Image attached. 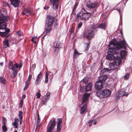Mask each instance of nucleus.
Returning a JSON list of instances; mask_svg holds the SVG:
<instances>
[{
  "mask_svg": "<svg viewBox=\"0 0 132 132\" xmlns=\"http://www.w3.org/2000/svg\"><path fill=\"white\" fill-rule=\"evenodd\" d=\"M62 44L59 42H55L53 43V47L55 48L54 52L55 53H57L60 50V49L62 47Z\"/></svg>",
  "mask_w": 132,
  "mask_h": 132,
  "instance_id": "nucleus-7",
  "label": "nucleus"
},
{
  "mask_svg": "<svg viewBox=\"0 0 132 132\" xmlns=\"http://www.w3.org/2000/svg\"><path fill=\"white\" fill-rule=\"evenodd\" d=\"M23 99H22L21 100L20 102V104L21 105V106H22V105L23 104Z\"/></svg>",
  "mask_w": 132,
  "mask_h": 132,
  "instance_id": "nucleus-63",
  "label": "nucleus"
},
{
  "mask_svg": "<svg viewBox=\"0 0 132 132\" xmlns=\"http://www.w3.org/2000/svg\"><path fill=\"white\" fill-rule=\"evenodd\" d=\"M82 82H83V84L86 85V83L87 82V81L86 80H85L84 79H83L82 80Z\"/></svg>",
  "mask_w": 132,
  "mask_h": 132,
  "instance_id": "nucleus-54",
  "label": "nucleus"
},
{
  "mask_svg": "<svg viewBox=\"0 0 132 132\" xmlns=\"http://www.w3.org/2000/svg\"><path fill=\"white\" fill-rule=\"evenodd\" d=\"M6 22H0V31L4 30L7 27Z\"/></svg>",
  "mask_w": 132,
  "mask_h": 132,
  "instance_id": "nucleus-21",
  "label": "nucleus"
},
{
  "mask_svg": "<svg viewBox=\"0 0 132 132\" xmlns=\"http://www.w3.org/2000/svg\"><path fill=\"white\" fill-rule=\"evenodd\" d=\"M77 3H76L75 4V6H74V7L73 9V10H72V13H71V14H72V13H73V11H74V10H75V9H76V7H77Z\"/></svg>",
  "mask_w": 132,
  "mask_h": 132,
  "instance_id": "nucleus-52",
  "label": "nucleus"
},
{
  "mask_svg": "<svg viewBox=\"0 0 132 132\" xmlns=\"http://www.w3.org/2000/svg\"><path fill=\"white\" fill-rule=\"evenodd\" d=\"M109 71V69L107 68H104L102 69L101 70L100 73L101 74H102L104 73H105L106 72H108Z\"/></svg>",
  "mask_w": 132,
  "mask_h": 132,
  "instance_id": "nucleus-29",
  "label": "nucleus"
},
{
  "mask_svg": "<svg viewBox=\"0 0 132 132\" xmlns=\"http://www.w3.org/2000/svg\"><path fill=\"white\" fill-rule=\"evenodd\" d=\"M83 25V23L82 22H80L78 24L77 28L78 29H79Z\"/></svg>",
  "mask_w": 132,
  "mask_h": 132,
  "instance_id": "nucleus-44",
  "label": "nucleus"
},
{
  "mask_svg": "<svg viewBox=\"0 0 132 132\" xmlns=\"http://www.w3.org/2000/svg\"><path fill=\"white\" fill-rule=\"evenodd\" d=\"M129 75V73H128L126 74L124 77L125 79H126L128 78Z\"/></svg>",
  "mask_w": 132,
  "mask_h": 132,
  "instance_id": "nucleus-48",
  "label": "nucleus"
},
{
  "mask_svg": "<svg viewBox=\"0 0 132 132\" xmlns=\"http://www.w3.org/2000/svg\"><path fill=\"white\" fill-rule=\"evenodd\" d=\"M117 93L119 94L120 96L121 97L124 96H127L128 95V94L126 93L125 90V89H120L118 92Z\"/></svg>",
  "mask_w": 132,
  "mask_h": 132,
  "instance_id": "nucleus-14",
  "label": "nucleus"
},
{
  "mask_svg": "<svg viewBox=\"0 0 132 132\" xmlns=\"http://www.w3.org/2000/svg\"><path fill=\"white\" fill-rule=\"evenodd\" d=\"M87 46L86 47L85 49V50L86 51H87L88 50V48H89V44H88V43H87Z\"/></svg>",
  "mask_w": 132,
  "mask_h": 132,
  "instance_id": "nucleus-61",
  "label": "nucleus"
},
{
  "mask_svg": "<svg viewBox=\"0 0 132 132\" xmlns=\"http://www.w3.org/2000/svg\"><path fill=\"white\" fill-rule=\"evenodd\" d=\"M106 24L105 23H103L99 24L98 26V27L99 28H101L105 30L106 27Z\"/></svg>",
  "mask_w": 132,
  "mask_h": 132,
  "instance_id": "nucleus-28",
  "label": "nucleus"
},
{
  "mask_svg": "<svg viewBox=\"0 0 132 132\" xmlns=\"http://www.w3.org/2000/svg\"><path fill=\"white\" fill-rule=\"evenodd\" d=\"M45 82L46 84L48 82V75L47 72L45 74Z\"/></svg>",
  "mask_w": 132,
  "mask_h": 132,
  "instance_id": "nucleus-32",
  "label": "nucleus"
},
{
  "mask_svg": "<svg viewBox=\"0 0 132 132\" xmlns=\"http://www.w3.org/2000/svg\"><path fill=\"white\" fill-rule=\"evenodd\" d=\"M32 10L29 8L25 9L22 10V13L23 15H28L32 13Z\"/></svg>",
  "mask_w": 132,
  "mask_h": 132,
  "instance_id": "nucleus-10",
  "label": "nucleus"
},
{
  "mask_svg": "<svg viewBox=\"0 0 132 132\" xmlns=\"http://www.w3.org/2000/svg\"><path fill=\"white\" fill-rule=\"evenodd\" d=\"M10 29L8 28L5 29L4 30L0 31V35L2 37H7L10 35Z\"/></svg>",
  "mask_w": 132,
  "mask_h": 132,
  "instance_id": "nucleus-8",
  "label": "nucleus"
},
{
  "mask_svg": "<svg viewBox=\"0 0 132 132\" xmlns=\"http://www.w3.org/2000/svg\"><path fill=\"white\" fill-rule=\"evenodd\" d=\"M111 93L109 89H106L97 91L96 93V95L97 96L101 98H106L110 96Z\"/></svg>",
  "mask_w": 132,
  "mask_h": 132,
  "instance_id": "nucleus-4",
  "label": "nucleus"
},
{
  "mask_svg": "<svg viewBox=\"0 0 132 132\" xmlns=\"http://www.w3.org/2000/svg\"><path fill=\"white\" fill-rule=\"evenodd\" d=\"M9 18L8 16L4 15L3 13L0 14V22H6Z\"/></svg>",
  "mask_w": 132,
  "mask_h": 132,
  "instance_id": "nucleus-16",
  "label": "nucleus"
},
{
  "mask_svg": "<svg viewBox=\"0 0 132 132\" xmlns=\"http://www.w3.org/2000/svg\"><path fill=\"white\" fill-rule=\"evenodd\" d=\"M23 113L21 111H19L18 114V116L19 118V119L21 120V119H22V114Z\"/></svg>",
  "mask_w": 132,
  "mask_h": 132,
  "instance_id": "nucleus-41",
  "label": "nucleus"
},
{
  "mask_svg": "<svg viewBox=\"0 0 132 132\" xmlns=\"http://www.w3.org/2000/svg\"><path fill=\"white\" fill-rule=\"evenodd\" d=\"M29 85H28L25 84V86L24 88V90H25L28 88Z\"/></svg>",
  "mask_w": 132,
  "mask_h": 132,
  "instance_id": "nucleus-58",
  "label": "nucleus"
},
{
  "mask_svg": "<svg viewBox=\"0 0 132 132\" xmlns=\"http://www.w3.org/2000/svg\"><path fill=\"white\" fill-rule=\"evenodd\" d=\"M93 123V120H90L89 121L88 123H89V127H90L92 126V123Z\"/></svg>",
  "mask_w": 132,
  "mask_h": 132,
  "instance_id": "nucleus-50",
  "label": "nucleus"
},
{
  "mask_svg": "<svg viewBox=\"0 0 132 132\" xmlns=\"http://www.w3.org/2000/svg\"><path fill=\"white\" fill-rule=\"evenodd\" d=\"M90 95V94L89 93H85L83 95V98L82 101V103H85L86 101L87 100Z\"/></svg>",
  "mask_w": 132,
  "mask_h": 132,
  "instance_id": "nucleus-19",
  "label": "nucleus"
},
{
  "mask_svg": "<svg viewBox=\"0 0 132 132\" xmlns=\"http://www.w3.org/2000/svg\"><path fill=\"white\" fill-rule=\"evenodd\" d=\"M92 87V83H88L85 86V89L86 91H89L91 90Z\"/></svg>",
  "mask_w": 132,
  "mask_h": 132,
  "instance_id": "nucleus-23",
  "label": "nucleus"
},
{
  "mask_svg": "<svg viewBox=\"0 0 132 132\" xmlns=\"http://www.w3.org/2000/svg\"><path fill=\"white\" fill-rule=\"evenodd\" d=\"M61 125H57V132H59L61 130Z\"/></svg>",
  "mask_w": 132,
  "mask_h": 132,
  "instance_id": "nucleus-43",
  "label": "nucleus"
},
{
  "mask_svg": "<svg viewBox=\"0 0 132 132\" xmlns=\"http://www.w3.org/2000/svg\"><path fill=\"white\" fill-rule=\"evenodd\" d=\"M12 125L14 126H18L19 125L18 123L14 122L12 123Z\"/></svg>",
  "mask_w": 132,
  "mask_h": 132,
  "instance_id": "nucleus-56",
  "label": "nucleus"
},
{
  "mask_svg": "<svg viewBox=\"0 0 132 132\" xmlns=\"http://www.w3.org/2000/svg\"><path fill=\"white\" fill-rule=\"evenodd\" d=\"M87 107V105L86 103L83 104L81 106L80 113L82 114H83L86 111V109Z\"/></svg>",
  "mask_w": 132,
  "mask_h": 132,
  "instance_id": "nucleus-20",
  "label": "nucleus"
},
{
  "mask_svg": "<svg viewBox=\"0 0 132 132\" xmlns=\"http://www.w3.org/2000/svg\"><path fill=\"white\" fill-rule=\"evenodd\" d=\"M98 5V3L95 2L94 3H88L87 4V7L89 9H92L94 8Z\"/></svg>",
  "mask_w": 132,
  "mask_h": 132,
  "instance_id": "nucleus-17",
  "label": "nucleus"
},
{
  "mask_svg": "<svg viewBox=\"0 0 132 132\" xmlns=\"http://www.w3.org/2000/svg\"><path fill=\"white\" fill-rule=\"evenodd\" d=\"M115 57V56L111 54H109L108 55L106 58L107 60H109L111 61L113 59H114Z\"/></svg>",
  "mask_w": 132,
  "mask_h": 132,
  "instance_id": "nucleus-25",
  "label": "nucleus"
},
{
  "mask_svg": "<svg viewBox=\"0 0 132 132\" xmlns=\"http://www.w3.org/2000/svg\"><path fill=\"white\" fill-rule=\"evenodd\" d=\"M35 65H32V66L31 67V68L32 69L34 70L35 68Z\"/></svg>",
  "mask_w": 132,
  "mask_h": 132,
  "instance_id": "nucleus-59",
  "label": "nucleus"
},
{
  "mask_svg": "<svg viewBox=\"0 0 132 132\" xmlns=\"http://www.w3.org/2000/svg\"><path fill=\"white\" fill-rule=\"evenodd\" d=\"M94 35V32L91 29L86 30L84 35V36L88 39H89L92 38Z\"/></svg>",
  "mask_w": 132,
  "mask_h": 132,
  "instance_id": "nucleus-6",
  "label": "nucleus"
},
{
  "mask_svg": "<svg viewBox=\"0 0 132 132\" xmlns=\"http://www.w3.org/2000/svg\"><path fill=\"white\" fill-rule=\"evenodd\" d=\"M31 78V76H30V75L29 76V77H28V80L26 81V84L28 85H29L30 82V80Z\"/></svg>",
  "mask_w": 132,
  "mask_h": 132,
  "instance_id": "nucleus-37",
  "label": "nucleus"
},
{
  "mask_svg": "<svg viewBox=\"0 0 132 132\" xmlns=\"http://www.w3.org/2000/svg\"><path fill=\"white\" fill-rule=\"evenodd\" d=\"M93 120V124L94 125H95L96 123V120L95 119V120Z\"/></svg>",
  "mask_w": 132,
  "mask_h": 132,
  "instance_id": "nucleus-62",
  "label": "nucleus"
},
{
  "mask_svg": "<svg viewBox=\"0 0 132 132\" xmlns=\"http://www.w3.org/2000/svg\"><path fill=\"white\" fill-rule=\"evenodd\" d=\"M40 90H38L37 93L36 94V98H39L40 97L41 94H40Z\"/></svg>",
  "mask_w": 132,
  "mask_h": 132,
  "instance_id": "nucleus-39",
  "label": "nucleus"
},
{
  "mask_svg": "<svg viewBox=\"0 0 132 132\" xmlns=\"http://www.w3.org/2000/svg\"><path fill=\"white\" fill-rule=\"evenodd\" d=\"M125 54V52L124 50L120 51V54L121 57H122L124 56Z\"/></svg>",
  "mask_w": 132,
  "mask_h": 132,
  "instance_id": "nucleus-33",
  "label": "nucleus"
},
{
  "mask_svg": "<svg viewBox=\"0 0 132 132\" xmlns=\"http://www.w3.org/2000/svg\"><path fill=\"white\" fill-rule=\"evenodd\" d=\"M18 67V64L15 63L13 65L12 67V68L11 69L12 70H17L16 69Z\"/></svg>",
  "mask_w": 132,
  "mask_h": 132,
  "instance_id": "nucleus-31",
  "label": "nucleus"
},
{
  "mask_svg": "<svg viewBox=\"0 0 132 132\" xmlns=\"http://www.w3.org/2000/svg\"><path fill=\"white\" fill-rule=\"evenodd\" d=\"M56 124L55 119L52 118L50 121L47 127V132H52Z\"/></svg>",
  "mask_w": 132,
  "mask_h": 132,
  "instance_id": "nucleus-5",
  "label": "nucleus"
},
{
  "mask_svg": "<svg viewBox=\"0 0 132 132\" xmlns=\"http://www.w3.org/2000/svg\"><path fill=\"white\" fill-rule=\"evenodd\" d=\"M126 45L125 41L124 39L117 42L111 41L109 44L108 52L113 55H117L119 53L118 51L122 47H126Z\"/></svg>",
  "mask_w": 132,
  "mask_h": 132,
  "instance_id": "nucleus-1",
  "label": "nucleus"
},
{
  "mask_svg": "<svg viewBox=\"0 0 132 132\" xmlns=\"http://www.w3.org/2000/svg\"><path fill=\"white\" fill-rule=\"evenodd\" d=\"M10 1L14 7L18 6L20 2L19 0H10Z\"/></svg>",
  "mask_w": 132,
  "mask_h": 132,
  "instance_id": "nucleus-18",
  "label": "nucleus"
},
{
  "mask_svg": "<svg viewBox=\"0 0 132 132\" xmlns=\"http://www.w3.org/2000/svg\"><path fill=\"white\" fill-rule=\"evenodd\" d=\"M50 2L53 5V9L56 10L58 8L59 0H50Z\"/></svg>",
  "mask_w": 132,
  "mask_h": 132,
  "instance_id": "nucleus-9",
  "label": "nucleus"
},
{
  "mask_svg": "<svg viewBox=\"0 0 132 132\" xmlns=\"http://www.w3.org/2000/svg\"><path fill=\"white\" fill-rule=\"evenodd\" d=\"M55 20V18L54 17L50 15H48L47 16L46 20V26L45 28L46 33H48L51 30V27L52 26Z\"/></svg>",
  "mask_w": 132,
  "mask_h": 132,
  "instance_id": "nucleus-3",
  "label": "nucleus"
},
{
  "mask_svg": "<svg viewBox=\"0 0 132 132\" xmlns=\"http://www.w3.org/2000/svg\"><path fill=\"white\" fill-rule=\"evenodd\" d=\"M103 84L101 82L97 81L95 84V88L96 90H99L102 89L103 87Z\"/></svg>",
  "mask_w": 132,
  "mask_h": 132,
  "instance_id": "nucleus-11",
  "label": "nucleus"
},
{
  "mask_svg": "<svg viewBox=\"0 0 132 132\" xmlns=\"http://www.w3.org/2000/svg\"><path fill=\"white\" fill-rule=\"evenodd\" d=\"M41 72H40L37 77L35 81V84L38 85L40 84L42 79Z\"/></svg>",
  "mask_w": 132,
  "mask_h": 132,
  "instance_id": "nucleus-12",
  "label": "nucleus"
},
{
  "mask_svg": "<svg viewBox=\"0 0 132 132\" xmlns=\"http://www.w3.org/2000/svg\"><path fill=\"white\" fill-rule=\"evenodd\" d=\"M40 126H36V131H37V132L40 129Z\"/></svg>",
  "mask_w": 132,
  "mask_h": 132,
  "instance_id": "nucleus-51",
  "label": "nucleus"
},
{
  "mask_svg": "<svg viewBox=\"0 0 132 132\" xmlns=\"http://www.w3.org/2000/svg\"><path fill=\"white\" fill-rule=\"evenodd\" d=\"M49 98V97H46L45 99V102H47V101L48 100Z\"/></svg>",
  "mask_w": 132,
  "mask_h": 132,
  "instance_id": "nucleus-64",
  "label": "nucleus"
},
{
  "mask_svg": "<svg viewBox=\"0 0 132 132\" xmlns=\"http://www.w3.org/2000/svg\"><path fill=\"white\" fill-rule=\"evenodd\" d=\"M2 118L3 119L2 120V122L3 125H6L7 123V120H6V119L3 117Z\"/></svg>",
  "mask_w": 132,
  "mask_h": 132,
  "instance_id": "nucleus-34",
  "label": "nucleus"
},
{
  "mask_svg": "<svg viewBox=\"0 0 132 132\" xmlns=\"http://www.w3.org/2000/svg\"><path fill=\"white\" fill-rule=\"evenodd\" d=\"M81 54V53H78L77 51L75 49L74 51L73 58L75 59H76L78 56Z\"/></svg>",
  "mask_w": 132,
  "mask_h": 132,
  "instance_id": "nucleus-27",
  "label": "nucleus"
},
{
  "mask_svg": "<svg viewBox=\"0 0 132 132\" xmlns=\"http://www.w3.org/2000/svg\"><path fill=\"white\" fill-rule=\"evenodd\" d=\"M17 35L19 36H21L23 35V33L20 30H19L16 32Z\"/></svg>",
  "mask_w": 132,
  "mask_h": 132,
  "instance_id": "nucleus-36",
  "label": "nucleus"
},
{
  "mask_svg": "<svg viewBox=\"0 0 132 132\" xmlns=\"http://www.w3.org/2000/svg\"><path fill=\"white\" fill-rule=\"evenodd\" d=\"M50 92H47L46 95V97H49V96L50 95Z\"/></svg>",
  "mask_w": 132,
  "mask_h": 132,
  "instance_id": "nucleus-57",
  "label": "nucleus"
},
{
  "mask_svg": "<svg viewBox=\"0 0 132 132\" xmlns=\"http://www.w3.org/2000/svg\"><path fill=\"white\" fill-rule=\"evenodd\" d=\"M13 63L12 62L10 61L8 64V68L9 69H11L12 68Z\"/></svg>",
  "mask_w": 132,
  "mask_h": 132,
  "instance_id": "nucleus-30",
  "label": "nucleus"
},
{
  "mask_svg": "<svg viewBox=\"0 0 132 132\" xmlns=\"http://www.w3.org/2000/svg\"><path fill=\"white\" fill-rule=\"evenodd\" d=\"M3 45L5 48H7V47H9V40L5 38L4 39L3 42Z\"/></svg>",
  "mask_w": 132,
  "mask_h": 132,
  "instance_id": "nucleus-24",
  "label": "nucleus"
},
{
  "mask_svg": "<svg viewBox=\"0 0 132 132\" xmlns=\"http://www.w3.org/2000/svg\"><path fill=\"white\" fill-rule=\"evenodd\" d=\"M109 67L110 70H117V67H116L114 63H110L109 64Z\"/></svg>",
  "mask_w": 132,
  "mask_h": 132,
  "instance_id": "nucleus-22",
  "label": "nucleus"
},
{
  "mask_svg": "<svg viewBox=\"0 0 132 132\" xmlns=\"http://www.w3.org/2000/svg\"><path fill=\"white\" fill-rule=\"evenodd\" d=\"M121 60L119 56H117L114 59V62L116 66H118L121 63Z\"/></svg>",
  "mask_w": 132,
  "mask_h": 132,
  "instance_id": "nucleus-13",
  "label": "nucleus"
},
{
  "mask_svg": "<svg viewBox=\"0 0 132 132\" xmlns=\"http://www.w3.org/2000/svg\"><path fill=\"white\" fill-rule=\"evenodd\" d=\"M0 81L3 84L5 83V79L3 77H0Z\"/></svg>",
  "mask_w": 132,
  "mask_h": 132,
  "instance_id": "nucleus-38",
  "label": "nucleus"
},
{
  "mask_svg": "<svg viewBox=\"0 0 132 132\" xmlns=\"http://www.w3.org/2000/svg\"><path fill=\"white\" fill-rule=\"evenodd\" d=\"M13 71L12 72L11 75V77L13 79L16 76L18 71L17 70H12Z\"/></svg>",
  "mask_w": 132,
  "mask_h": 132,
  "instance_id": "nucleus-26",
  "label": "nucleus"
},
{
  "mask_svg": "<svg viewBox=\"0 0 132 132\" xmlns=\"http://www.w3.org/2000/svg\"><path fill=\"white\" fill-rule=\"evenodd\" d=\"M37 121H40L39 115L38 114L37 116Z\"/></svg>",
  "mask_w": 132,
  "mask_h": 132,
  "instance_id": "nucleus-60",
  "label": "nucleus"
},
{
  "mask_svg": "<svg viewBox=\"0 0 132 132\" xmlns=\"http://www.w3.org/2000/svg\"><path fill=\"white\" fill-rule=\"evenodd\" d=\"M6 10L4 9H2L0 11V14L1 13H3L4 15L6 14Z\"/></svg>",
  "mask_w": 132,
  "mask_h": 132,
  "instance_id": "nucleus-42",
  "label": "nucleus"
},
{
  "mask_svg": "<svg viewBox=\"0 0 132 132\" xmlns=\"http://www.w3.org/2000/svg\"><path fill=\"white\" fill-rule=\"evenodd\" d=\"M121 97L120 96V95H119V94H118L117 93L115 95V99L116 100H118L119 99L120 97Z\"/></svg>",
  "mask_w": 132,
  "mask_h": 132,
  "instance_id": "nucleus-40",
  "label": "nucleus"
},
{
  "mask_svg": "<svg viewBox=\"0 0 132 132\" xmlns=\"http://www.w3.org/2000/svg\"><path fill=\"white\" fill-rule=\"evenodd\" d=\"M40 124L41 123H40V121H37L36 126H40Z\"/></svg>",
  "mask_w": 132,
  "mask_h": 132,
  "instance_id": "nucleus-53",
  "label": "nucleus"
},
{
  "mask_svg": "<svg viewBox=\"0 0 132 132\" xmlns=\"http://www.w3.org/2000/svg\"><path fill=\"white\" fill-rule=\"evenodd\" d=\"M2 129L3 131L5 132L7 131V128L6 125H3L2 126Z\"/></svg>",
  "mask_w": 132,
  "mask_h": 132,
  "instance_id": "nucleus-45",
  "label": "nucleus"
},
{
  "mask_svg": "<svg viewBox=\"0 0 132 132\" xmlns=\"http://www.w3.org/2000/svg\"><path fill=\"white\" fill-rule=\"evenodd\" d=\"M95 24H94L90 26V28L92 29H94L95 30H96L97 28H96V27H95Z\"/></svg>",
  "mask_w": 132,
  "mask_h": 132,
  "instance_id": "nucleus-47",
  "label": "nucleus"
},
{
  "mask_svg": "<svg viewBox=\"0 0 132 132\" xmlns=\"http://www.w3.org/2000/svg\"><path fill=\"white\" fill-rule=\"evenodd\" d=\"M14 122H15L16 123H18V122L19 121V119L18 118H15L14 119Z\"/></svg>",
  "mask_w": 132,
  "mask_h": 132,
  "instance_id": "nucleus-55",
  "label": "nucleus"
},
{
  "mask_svg": "<svg viewBox=\"0 0 132 132\" xmlns=\"http://www.w3.org/2000/svg\"><path fill=\"white\" fill-rule=\"evenodd\" d=\"M94 13V12L90 13L86 11L85 9H82L81 12L77 14L76 19L78 20H88L91 15H93Z\"/></svg>",
  "mask_w": 132,
  "mask_h": 132,
  "instance_id": "nucleus-2",
  "label": "nucleus"
},
{
  "mask_svg": "<svg viewBox=\"0 0 132 132\" xmlns=\"http://www.w3.org/2000/svg\"><path fill=\"white\" fill-rule=\"evenodd\" d=\"M36 38H37V37H33L32 38V39H31V41L32 42H34V43L35 44H36V41H35L34 40H35V39H36Z\"/></svg>",
  "mask_w": 132,
  "mask_h": 132,
  "instance_id": "nucleus-46",
  "label": "nucleus"
},
{
  "mask_svg": "<svg viewBox=\"0 0 132 132\" xmlns=\"http://www.w3.org/2000/svg\"><path fill=\"white\" fill-rule=\"evenodd\" d=\"M54 26L55 28L56 29L58 27V25L56 21L54 24Z\"/></svg>",
  "mask_w": 132,
  "mask_h": 132,
  "instance_id": "nucleus-49",
  "label": "nucleus"
},
{
  "mask_svg": "<svg viewBox=\"0 0 132 132\" xmlns=\"http://www.w3.org/2000/svg\"><path fill=\"white\" fill-rule=\"evenodd\" d=\"M58 120L57 121V125H61V124L62 123V119L61 118L59 119L58 118Z\"/></svg>",
  "mask_w": 132,
  "mask_h": 132,
  "instance_id": "nucleus-35",
  "label": "nucleus"
},
{
  "mask_svg": "<svg viewBox=\"0 0 132 132\" xmlns=\"http://www.w3.org/2000/svg\"><path fill=\"white\" fill-rule=\"evenodd\" d=\"M107 78V76L105 75H101L98 78V80L99 81L101 82L104 84Z\"/></svg>",
  "mask_w": 132,
  "mask_h": 132,
  "instance_id": "nucleus-15",
  "label": "nucleus"
}]
</instances>
